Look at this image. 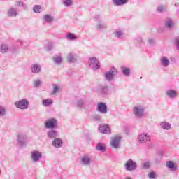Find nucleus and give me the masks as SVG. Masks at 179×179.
<instances>
[{
  "label": "nucleus",
  "mask_w": 179,
  "mask_h": 179,
  "mask_svg": "<svg viewBox=\"0 0 179 179\" xmlns=\"http://www.w3.org/2000/svg\"><path fill=\"white\" fill-rule=\"evenodd\" d=\"M17 145L20 148H26L29 143V137L26 134L20 133L17 135Z\"/></svg>",
  "instance_id": "nucleus-1"
},
{
  "label": "nucleus",
  "mask_w": 179,
  "mask_h": 179,
  "mask_svg": "<svg viewBox=\"0 0 179 179\" xmlns=\"http://www.w3.org/2000/svg\"><path fill=\"white\" fill-rule=\"evenodd\" d=\"M117 73H118V69H117L114 66H112L110 67V71L104 73V78L106 80H107L108 82H113V80H114Z\"/></svg>",
  "instance_id": "nucleus-2"
},
{
  "label": "nucleus",
  "mask_w": 179,
  "mask_h": 179,
  "mask_svg": "<svg viewBox=\"0 0 179 179\" xmlns=\"http://www.w3.org/2000/svg\"><path fill=\"white\" fill-rule=\"evenodd\" d=\"M124 167L126 171H135L138 169V164H136V162L129 159L126 161Z\"/></svg>",
  "instance_id": "nucleus-3"
},
{
  "label": "nucleus",
  "mask_w": 179,
  "mask_h": 179,
  "mask_svg": "<svg viewBox=\"0 0 179 179\" xmlns=\"http://www.w3.org/2000/svg\"><path fill=\"white\" fill-rule=\"evenodd\" d=\"M133 114L136 118H142L145 115V108L141 105H136L133 108Z\"/></svg>",
  "instance_id": "nucleus-4"
},
{
  "label": "nucleus",
  "mask_w": 179,
  "mask_h": 179,
  "mask_svg": "<svg viewBox=\"0 0 179 179\" xmlns=\"http://www.w3.org/2000/svg\"><path fill=\"white\" fill-rule=\"evenodd\" d=\"M88 64L90 68L92 69V71H99L100 69V62L97 59V58L92 57L89 59Z\"/></svg>",
  "instance_id": "nucleus-5"
},
{
  "label": "nucleus",
  "mask_w": 179,
  "mask_h": 179,
  "mask_svg": "<svg viewBox=\"0 0 179 179\" xmlns=\"http://www.w3.org/2000/svg\"><path fill=\"white\" fill-rule=\"evenodd\" d=\"M43 159V153L38 150L31 152V160L32 163H38Z\"/></svg>",
  "instance_id": "nucleus-6"
},
{
  "label": "nucleus",
  "mask_w": 179,
  "mask_h": 179,
  "mask_svg": "<svg viewBox=\"0 0 179 179\" xmlns=\"http://www.w3.org/2000/svg\"><path fill=\"white\" fill-rule=\"evenodd\" d=\"M121 139H122L121 136H115L110 141V146L114 149L120 148V146H121Z\"/></svg>",
  "instance_id": "nucleus-7"
},
{
  "label": "nucleus",
  "mask_w": 179,
  "mask_h": 179,
  "mask_svg": "<svg viewBox=\"0 0 179 179\" xmlns=\"http://www.w3.org/2000/svg\"><path fill=\"white\" fill-rule=\"evenodd\" d=\"M15 106L20 110H27L29 108V101L27 99H21L15 103Z\"/></svg>",
  "instance_id": "nucleus-8"
},
{
  "label": "nucleus",
  "mask_w": 179,
  "mask_h": 179,
  "mask_svg": "<svg viewBox=\"0 0 179 179\" xmlns=\"http://www.w3.org/2000/svg\"><path fill=\"white\" fill-rule=\"evenodd\" d=\"M92 155L85 154L80 157V163L82 166H90L92 164Z\"/></svg>",
  "instance_id": "nucleus-9"
},
{
  "label": "nucleus",
  "mask_w": 179,
  "mask_h": 179,
  "mask_svg": "<svg viewBox=\"0 0 179 179\" xmlns=\"http://www.w3.org/2000/svg\"><path fill=\"white\" fill-rule=\"evenodd\" d=\"M96 110L101 114H107V113H108L107 103L103 102L98 103L96 106Z\"/></svg>",
  "instance_id": "nucleus-10"
},
{
  "label": "nucleus",
  "mask_w": 179,
  "mask_h": 179,
  "mask_svg": "<svg viewBox=\"0 0 179 179\" xmlns=\"http://www.w3.org/2000/svg\"><path fill=\"white\" fill-rule=\"evenodd\" d=\"M57 125H58V122H57V120L55 118H50L45 122V127L47 129H53Z\"/></svg>",
  "instance_id": "nucleus-11"
},
{
  "label": "nucleus",
  "mask_w": 179,
  "mask_h": 179,
  "mask_svg": "<svg viewBox=\"0 0 179 179\" xmlns=\"http://www.w3.org/2000/svg\"><path fill=\"white\" fill-rule=\"evenodd\" d=\"M138 142L140 143H149L150 142V136L146 133H142L138 136Z\"/></svg>",
  "instance_id": "nucleus-12"
},
{
  "label": "nucleus",
  "mask_w": 179,
  "mask_h": 179,
  "mask_svg": "<svg viewBox=\"0 0 179 179\" xmlns=\"http://www.w3.org/2000/svg\"><path fill=\"white\" fill-rule=\"evenodd\" d=\"M41 69H42L41 65L38 63L33 64L31 65V67H30L31 72L35 74L40 73V72H41Z\"/></svg>",
  "instance_id": "nucleus-13"
},
{
  "label": "nucleus",
  "mask_w": 179,
  "mask_h": 179,
  "mask_svg": "<svg viewBox=\"0 0 179 179\" xmlns=\"http://www.w3.org/2000/svg\"><path fill=\"white\" fill-rule=\"evenodd\" d=\"M99 131L101 134H105L106 135H109V134H111V129H110V127H108V124H102L100 125Z\"/></svg>",
  "instance_id": "nucleus-14"
},
{
  "label": "nucleus",
  "mask_w": 179,
  "mask_h": 179,
  "mask_svg": "<svg viewBox=\"0 0 179 179\" xmlns=\"http://www.w3.org/2000/svg\"><path fill=\"white\" fill-rule=\"evenodd\" d=\"M76 107L77 108L82 110V108H86L87 107H89V105L87 104V101H86L85 99H79L76 102Z\"/></svg>",
  "instance_id": "nucleus-15"
},
{
  "label": "nucleus",
  "mask_w": 179,
  "mask_h": 179,
  "mask_svg": "<svg viewBox=\"0 0 179 179\" xmlns=\"http://www.w3.org/2000/svg\"><path fill=\"white\" fill-rule=\"evenodd\" d=\"M166 167L172 170V171H176L178 170V166H177L173 161H168L166 164Z\"/></svg>",
  "instance_id": "nucleus-16"
},
{
  "label": "nucleus",
  "mask_w": 179,
  "mask_h": 179,
  "mask_svg": "<svg viewBox=\"0 0 179 179\" xmlns=\"http://www.w3.org/2000/svg\"><path fill=\"white\" fill-rule=\"evenodd\" d=\"M47 136L50 139H55L58 136V131L55 130H49L47 132Z\"/></svg>",
  "instance_id": "nucleus-17"
},
{
  "label": "nucleus",
  "mask_w": 179,
  "mask_h": 179,
  "mask_svg": "<svg viewBox=\"0 0 179 179\" xmlns=\"http://www.w3.org/2000/svg\"><path fill=\"white\" fill-rule=\"evenodd\" d=\"M120 71L124 76L129 77L131 75V69H129V67L122 66L120 67Z\"/></svg>",
  "instance_id": "nucleus-18"
},
{
  "label": "nucleus",
  "mask_w": 179,
  "mask_h": 179,
  "mask_svg": "<svg viewBox=\"0 0 179 179\" xmlns=\"http://www.w3.org/2000/svg\"><path fill=\"white\" fill-rule=\"evenodd\" d=\"M159 127L165 131H170V129H171V124L167 122H162L159 124Z\"/></svg>",
  "instance_id": "nucleus-19"
},
{
  "label": "nucleus",
  "mask_w": 179,
  "mask_h": 179,
  "mask_svg": "<svg viewBox=\"0 0 179 179\" xmlns=\"http://www.w3.org/2000/svg\"><path fill=\"white\" fill-rule=\"evenodd\" d=\"M62 145H63V143L61 138H56L52 141V145L55 148H59L62 146Z\"/></svg>",
  "instance_id": "nucleus-20"
},
{
  "label": "nucleus",
  "mask_w": 179,
  "mask_h": 179,
  "mask_svg": "<svg viewBox=\"0 0 179 179\" xmlns=\"http://www.w3.org/2000/svg\"><path fill=\"white\" fill-rule=\"evenodd\" d=\"M112 1L115 6H122V5L128 3V0H112Z\"/></svg>",
  "instance_id": "nucleus-21"
},
{
  "label": "nucleus",
  "mask_w": 179,
  "mask_h": 179,
  "mask_svg": "<svg viewBox=\"0 0 179 179\" xmlns=\"http://www.w3.org/2000/svg\"><path fill=\"white\" fill-rule=\"evenodd\" d=\"M166 94L170 99H174V98L177 97V92L173 90H168L166 92Z\"/></svg>",
  "instance_id": "nucleus-22"
},
{
  "label": "nucleus",
  "mask_w": 179,
  "mask_h": 179,
  "mask_svg": "<svg viewBox=\"0 0 179 179\" xmlns=\"http://www.w3.org/2000/svg\"><path fill=\"white\" fill-rule=\"evenodd\" d=\"M8 15L10 16L11 17H16L17 16V11L16 10V8H10L8 10Z\"/></svg>",
  "instance_id": "nucleus-23"
},
{
  "label": "nucleus",
  "mask_w": 179,
  "mask_h": 179,
  "mask_svg": "<svg viewBox=\"0 0 179 179\" xmlns=\"http://www.w3.org/2000/svg\"><path fill=\"white\" fill-rule=\"evenodd\" d=\"M60 91H61V86H59L57 84H54L53 85V90L51 92L50 94L52 96H54V94H57V93H59Z\"/></svg>",
  "instance_id": "nucleus-24"
},
{
  "label": "nucleus",
  "mask_w": 179,
  "mask_h": 179,
  "mask_svg": "<svg viewBox=\"0 0 179 179\" xmlns=\"http://www.w3.org/2000/svg\"><path fill=\"white\" fill-rule=\"evenodd\" d=\"M165 27L167 29H171V27H174V23H173V20L171 18H167L165 20Z\"/></svg>",
  "instance_id": "nucleus-25"
},
{
  "label": "nucleus",
  "mask_w": 179,
  "mask_h": 179,
  "mask_svg": "<svg viewBox=\"0 0 179 179\" xmlns=\"http://www.w3.org/2000/svg\"><path fill=\"white\" fill-rule=\"evenodd\" d=\"M77 56L73 53H69L67 56L69 62H76Z\"/></svg>",
  "instance_id": "nucleus-26"
},
{
  "label": "nucleus",
  "mask_w": 179,
  "mask_h": 179,
  "mask_svg": "<svg viewBox=\"0 0 179 179\" xmlns=\"http://www.w3.org/2000/svg\"><path fill=\"white\" fill-rule=\"evenodd\" d=\"M161 64L165 68H167L169 65H170V60L167 59L166 57H163L161 58Z\"/></svg>",
  "instance_id": "nucleus-27"
},
{
  "label": "nucleus",
  "mask_w": 179,
  "mask_h": 179,
  "mask_svg": "<svg viewBox=\"0 0 179 179\" xmlns=\"http://www.w3.org/2000/svg\"><path fill=\"white\" fill-rule=\"evenodd\" d=\"M43 20L46 23H51V22H54V16L46 14L43 16Z\"/></svg>",
  "instance_id": "nucleus-28"
},
{
  "label": "nucleus",
  "mask_w": 179,
  "mask_h": 179,
  "mask_svg": "<svg viewBox=\"0 0 179 179\" xmlns=\"http://www.w3.org/2000/svg\"><path fill=\"white\" fill-rule=\"evenodd\" d=\"M9 50V47L6 44L0 45V52L5 54L7 51Z\"/></svg>",
  "instance_id": "nucleus-29"
},
{
  "label": "nucleus",
  "mask_w": 179,
  "mask_h": 179,
  "mask_svg": "<svg viewBox=\"0 0 179 179\" xmlns=\"http://www.w3.org/2000/svg\"><path fill=\"white\" fill-rule=\"evenodd\" d=\"M42 104L44 106V107H48L52 104V100L50 99H43L42 101Z\"/></svg>",
  "instance_id": "nucleus-30"
},
{
  "label": "nucleus",
  "mask_w": 179,
  "mask_h": 179,
  "mask_svg": "<svg viewBox=\"0 0 179 179\" xmlns=\"http://www.w3.org/2000/svg\"><path fill=\"white\" fill-rule=\"evenodd\" d=\"M53 62L55 64H57V65H60V64L62 62V57L59 55H55L53 57Z\"/></svg>",
  "instance_id": "nucleus-31"
},
{
  "label": "nucleus",
  "mask_w": 179,
  "mask_h": 179,
  "mask_svg": "<svg viewBox=\"0 0 179 179\" xmlns=\"http://www.w3.org/2000/svg\"><path fill=\"white\" fill-rule=\"evenodd\" d=\"M157 12L163 13V12H167V6H159L157 8Z\"/></svg>",
  "instance_id": "nucleus-32"
},
{
  "label": "nucleus",
  "mask_w": 179,
  "mask_h": 179,
  "mask_svg": "<svg viewBox=\"0 0 179 179\" xmlns=\"http://www.w3.org/2000/svg\"><path fill=\"white\" fill-rule=\"evenodd\" d=\"M62 3L63 5H64V6H66L68 8L73 5V1L72 0H63Z\"/></svg>",
  "instance_id": "nucleus-33"
},
{
  "label": "nucleus",
  "mask_w": 179,
  "mask_h": 179,
  "mask_svg": "<svg viewBox=\"0 0 179 179\" xmlns=\"http://www.w3.org/2000/svg\"><path fill=\"white\" fill-rule=\"evenodd\" d=\"M115 36L116 38H122V37H124V32H122L121 30H117L115 33Z\"/></svg>",
  "instance_id": "nucleus-34"
},
{
  "label": "nucleus",
  "mask_w": 179,
  "mask_h": 179,
  "mask_svg": "<svg viewBox=\"0 0 179 179\" xmlns=\"http://www.w3.org/2000/svg\"><path fill=\"white\" fill-rule=\"evenodd\" d=\"M96 149L97 150H99V152H104V150H106V146L101 143H99L96 145Z\"/></svg>",
  "instance_id": "nucleus-35"
},
{
  "label": "nucleus",
  "mask_w": 179,
  "mask_h": 179,
  "mask_svg": "<svg viewBox=\"0 0 179 179\" xmlns=\"http://www.w3.org/2000/svg\"><path fill=\"white\" fill-rule=\"evenodd\" d=\"M66 38H68V40H76V36H75L73 34L69 32L66 35Z\"/></svg>",
  "instance_id": "nucleus-36"
},
{
  "label": "nucleus",
  "mask_w": 179,
  "mask_h": 179,
  "mask_svg": "<svg viewBox=\"0 0 179 179\" xmlns=\"http://www.w3.org/2000/svg\"><path fill=\"white\" fill-rule=\"evenodd\" d=\"M40 10H41V6L36 5L33 8V11L34 13H40Z\"/></svg>",
  "instance_id": "nucleus-37"
},
{
  "label": "nucleus",
  "mask_w": 179,
  "mask_h": 179,
  "mask_svg": "<svg viewBox=\"0 0 179 179\" xmlns=\"http://www.w3.org/2000/svg\"><path fill=\"white\" fill-rule=\"evenodd\" d=\"M6 113V108L5 106H0V117H3Z\"/></svg>",
  "instance_id": "nucleus-38"
},
{
  "label": "nucleus",
  "mask_w": 179,
  "mask_h": 179,
  "mask_svg": "<svg viewBox=\"0 0 179 179\" xmlns=\"http://www.w3.org/2000/svg\"><path fill=\"white\" fill-rule=\"evenodd\" d=\"M151 166H152V162H150V161H147L144 162L143 165V168L148 170V169H150Z\"/></svg>",
  "instance_id": "nucleus-39"
},
{
  "label": "nucleus",
  "mask_w": 179,
  "mask_h": 179,
  "mask_svg": "<svg viewBox=\"0 0 179 179\" xmlns=\"http://www.w3.org/2000/svg\"><path fill=\"white\" fill-rule=\"evenodd\" d=\"M40 85H41V80L38 79V80H35L34 81V87H38V86H40Z\"/></svg>",
  "instance_id": "nucleus-40"
},
{
  "label": "nucleus",
  "mask_w": 179,
  "mask_h": 179,
  "mask_svg": "<svg viewBox=\"0 0 179 179\" xmlns=\"http://www.w3.org/2000/svg\"><path fill=\"white\" fill-rule=\"evenodd\" d=\"M148 178L150 179L156 178V173H155L154 171L150 172V173H148Z\"/></svg>",
  "instance_id": "nucleus-41"
},
{
  "label": "nucleus",
  "mask_w": 179,
  "mask_h": 179,
  "mask_svg": "<svg viewBox=\"0 0 179 179\" xmlns=\"http://www.w3.org/2000/svg\"><path fill=\"white\" fill-rule=\"evenodd\" d=\"M103 27H104V24L102 22H99L96 25V29H98L99 30L103 29Z\"/></svg>",
  "instance_id": "nucleus-42"
},
{
  "label": "nucleus",
  "mask_w": 179,
  "mask_h": 179,
  "mask_svg": "<svg viewBox=\"0 0 179 179\" xmlns=\"http://www.w3.org/2000/svg\"><path fill=\"white\" fill-rule=\"evenodd\" d=\"M16 5L20 7L25 8L26 5L22 1H17Z\"/></svg>",
  "instance_id": "nucleus-43"
},
{
  "label": "nucleus",
  "mask_w": 179,
  "mask_h": 179,
  "mask_svg": "<svg viewBox=\"0 0 179 179\" xmlns=\"http://www.w3.org/2000/svg\"><path fill=\"white\" fill-rule=\"evenodd\" d=\"M175 45L176 47V49L179 51V38H176L175 39Z\"/></svg>",
  "instance_id": "nucleus-44"
},
{
  "label": "nucleus",
  "mask_w": 179,
  "mask_h": 179,
  "mask_svg": "<svg viewBox=\"0 0 179 179\" xmlns=\"http://www.w3.org/2000/svg\"><path fill=\"white\" fill-rule=\"evenodd\" d=\"M160 162H162V159H160V158H156V159H155V164H160Z\"/></svg>",
  "instance_id": "nucleus-45"
},
{
  "label": "nucleus",
  "mask_w": 179,
  "mask_h": 179,
  "mask_svg": "<svg viewBox=\"0 0 179 179\" xmlns=\"http://www.w3.org/2000/svg\"><path fill=\"white\" fill-rule=\"evenodd\" d=\"M107 90H108V88L107 87H104L103 89H102V92L106 94V93H107Z\"/></svg>",
  "instance_id": "nucleus-46"
},
{
  "label": "nucleus",
  "mask_w": 179,
  "mask_h": 179,
  "mask_svg": "<svg viewBox=\"0 0 179 179\" xmlns=\"http://www.w3.org/2000/svg\"><path fill=\"white\" fill-rule=\"evenodd\" d=\"M51 50H52V45L49 44L48 46V51H51Z\"/></svg>",
  "instance_id": "nucleus-47"
},
{
  "label": "nucleus",
  "mask_w": 179,
  "mask_h": 179,
  "mask_svg": "<svg viewBox=\"0 0 179 179\" xmlns=\"http://www.w3.org/2000/svg\"><path fill=\"white\" fill-rule=\"evenodd\" d=\"M148 43H149V44H153V43H155V40L150 38V39H148Z\"/></svg>",
  "instance_id": "nucleus-48"
},
{
  "label": "nucleus",
  "mask_w": 179,
  "mask_h": 179,
  "mask_svg": "<svg viewBox=\"0 0 179 179\" xmlns=\"http://www.w3.org/2000/svg\"><path fill=\"white\" fill-rule=\"evenodd\" d=\"M95 120H96L97 121H100V120H101V117H100V115H96V116H95Z\"/></svg>",
  "instance_id": "nucleus-49"
},
{
  "label": "nucleus",
  "mask_w": 179,
  "mask_h": 179,
  "mask_svg": "<svg viewBox=\"0 0 179 179\" xmlns=\"http://www.w3.org/2000/svg\"><path fill=\"white\" fill-rule=\"evenodd\" d=\"M17 43H19L20 45H23V42L21 40L18 41Z\"/></svg>",
  "instance_id": "nucleus-50"
},
{
  "label": "nucleus",
  "mask_w": 179,
  "mask_h": 179,
  "mask_svg": "<svg viewBox=\"0 0 179 179\" xmlns=\"http://www.w3.org/2000/svg\"><path fill=\"white\" fill-rule=\"evenodd\" d=\"M0 175H1V171H0Z\"/></svg>",
  "instance_id": "nucleus-51"
}]
</instances>
